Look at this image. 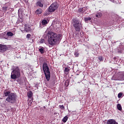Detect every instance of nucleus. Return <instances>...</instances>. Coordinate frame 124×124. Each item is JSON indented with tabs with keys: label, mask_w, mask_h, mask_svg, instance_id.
Here are the masks:
<instances>
[{
	"label": "nucleus",
	"mask_w": 124,
	"mask_h": 124,
	"mask_svg": "<svg viewBox=\"0 0 124 124\" xmlns=\"http://www.w3.org/2000/svg\"><path fill=\"white\" fill-rule=\"evenodd\" d=\"M56 114H57V113H54V115H56Z\"/></svg>",
	"instance_id": "33"
},
{
	"label": "nucleus",
	"mask_w": 124,
	"mask_h": 124,
	"mask_svg": "<svg viewBox=\"0 0 124 124\" xmlns=\"http://www.w3.org/2000/svg\"><path fill=\"white\" fill-rule=\"evenodd\" d=\"M42 25H47V21L46 19H43L42 21Z\"/></svg>",
	"instance_id": "19"
},
{
	"label": "nucleus",
	"mask_w": 124,
	"mask_h": 124,
	"mask_svg": "<svg viewBox=\"0 0 124 124\" xmlns=\"http://www.w3.org/2000/svg\"><path fill=\"white\" fill-rule=\"evenodd\" d=\"M59 107L61 108V109H62V110L65 109V107L63 105H60Z\"/></svg>",
	"instance_id": "27"
},
{
	"label": "nucleus",
	"mask_w": 124,
	"mask_h": 124,
	"mask_svg": "<svg viewBox=\"0 0 124 124\" xmlns=\"http://www.w3.org/2000/svg\"><path fill=\"white\" fill-rule=\"evenodd\" d=\"M16 81H17V82H19V80H18V79L16 80Z\"/></svg>",
	"instance_id": "32"
},
{
	"label": "nucleus",
	"mask_w": 124,
	"mask_h": 124,
	"mask_svg": "<svg viewBox=\"0 0 124 124\" xmlns=\"http://www.w3.org/2000/svg\"><path fill=\"white\" fill-rule=\"evenodd\" d=\"M10 3H5L4 6H3L2 8L3 12H6V11H7L8 8L9 6H10Z\"/></svg>",
	"instance_id": "8"
},
{
	"label": "nucleus",
	"mask_w": 124,
	"mask_h": 124,
	"mask_svg": "<svg viewBox=\"0 0 124 124\" xmlns=\"http://www.w3.org/2000/svg\"><path fill=\"white\" fill-rule=\"evenodd\" d=\"M117 108L118 109V110H120V111L122 110V107L121 104H117Z\"/></svg>",
	"instance_id": "21"
},
{
	"label": "nucleus",
	"mask_w": 124,
	"mask_h": 124,
	"mask_svg": "<svg viewBox=\"0 0 124 124\" xmlns=\"http://www.w3.org/2000/svg\"><path fill=\"white\" fill-rule=\"evenodd\" d=\"M116 59V58H114V59Z\"/></svg>",
	"instance_id": "34"
},
{
	"label": "nucleus",
	"mask_w": 124,
	"mask_h": 124,
	"mask_svg": "<svg viewBox=\"0 0 124 124\" xmlns=\"http://www.w3.org/2000/svg\"><path fill=\"white\" fill-rule=\"evenodd\" d=\"M74 55L76 58H78L79 57V54L78 52H75Z\"/></svg>",
	"instance_id": "24"
},
{
	"label": "nucleus",
	"mask_w": 124,
	"mask_h": 124,
	"mask_svg": "<svg viewBox=\"0 0 124 124\" xmlns=\"http://www.w3.org/2000/svg\"><path fill=\"white\" fill-rule=\"evenodd\" d=\"M47 35L48 36V44L51 46H55L61 41L62 38V34H57L56 32H48Z\"/></svg>",
	"instance_id": "1"
},
{
	"label": "nucleus",
	"mask_w": 124,
	"mask_h": 124,
	"mask_svg": "<svg viewBox=\"0 0 124 124\" xmlns=\"http://www.w3.org/2000/svg\"><path fill=\"white\" fill-rule=\"evenodd\" d=\"M98 60L99 61H100V62H103V57H102L101 56H100V57H98Z\"/></svg>",
	"instance_id": "26"
},
{
	"label": "nucleus",
	"mask_w": 124,
	"mask_h": 124,
	"mask_svg": "<svg viewBox=\"0 0 124 124\" xmlns=\"http://www.w3.org/2000/svg\"><path fill=\"white\" fill-rule=\"evenodd\" d=\"M7 35L8 36H13L14 33L13 32H11V31H9L7 33Z\"/></svg>",
	"instance_id": "20"
},
{
	"label": "nucleus",
	"mask_w": 124,
	"mask_h": 124,
	"mask_svg": "<svg viewBox=\"0 0 124 124\" xmlns=\"http://www.w3.org/2000/svg\"><path fill=\"white\" fill-rule=\"evenodd\" d=\"M27 94H28V97L31 98L32 96V94H33L32 92H31V91H30L29 93H27Z\"/></svg>",
	"instance_id": "16"
},
{
	"label": "nucleus",
	"mask_w": 124,
	"mask_h": 124,
	"mask_svg": "<svg viewBox=\"0 0 124 124\" xmlns=\"http://www.w3.org/2000/svg\"><path fill=\"white\" fill-rule=\"evenodd\" d=\"M86 11V9L85 7L82 8H79L78 10V13H84Z\"/></svg>",
	"instance_id": "13"
},
{
	"label": "nucleus",
	"mask_w": 124,
	"mask_h": 124,
	"mask_svg": "<svg viewBox=\"0 0 124 124\" xmlns=\"http://www.w3.org/2000/svg\"><path fill=\"white\" fill-rule=\"evenodd\" d=\"M116 51L118 53L122 54L124 51V48L122 46H119V47H118L116 49Z\"/></svg>",
	"instance_id": "10"
},
{
	"label": "nucleus",
	"mask_w": 124,
	"mask_h": 124,
	"mask_svg": "<svg viewBox=\"0 0 124 124\" xmlns=\"http://www.w3.org/2000/svg\"><path fill=\"white\" fill-rule=\"evenodd\" d=\"M21 76V69L19 66H16L13 68L11 72V78L16 80V79H19Z\"/></svg>",
	"instance_id": "3"
},
{
	"label": "nucleus",
	"mask_w": 124,
	"mask_h": 124,
	"mask_svg": "<svg viewBox=\"0 0 124 124\" xmlns=\"http://www.w3.org/2000/svg\"><path fill=\"white\" fill-rule=\"evenodd\" d=\"M31 34H28L27 35L26 38L29 39V38H31Z\"/></svg>",
	"instance_id": "28"
},
{
	"label": "nucleus",
	"mask_w": 124,
	"mask_h": 124,
	"mask_svg": "<svg viewBox=\"0 0 124 124\" xmlns=\"http://www.w3.org/2000/svg\"><path fill=\"white\" fill-rule=\"evenodd\" d=\"M76 39H78V41L80 40V37H79V36H78V35H77V36H76Z\"/></svg>",
	"instance_id": "31"
},
{
	"label": "nucleus",
	"mask_w": 124,
	"mask_h": 124,
	"mask_svg": "<svg viewBox=\"0 0 124 124\" xmlns=\"http://www.w3.org/2000/svg\"><path fill=\"white\" fill-rule=\"evenodd\" d=\"M64 85L65 87H68L69 85V80H66Z\"/></svg>",
	"instance_id": "18"
},
{
	"label": "nucleus",
	"mask_w": 124,
	"mask_h": 124,
	"mask_svg": "<svg viewBox=\"0 0 124 124\" xmlns=\"http://www.w3.org/2000/svg\"><path fill=\"white\" fill-rule=\"evenodd\" d=\"M24 31H26V32H30V31H31L30 26H29V25H27V24H25Z\"/></svg>",
	"instance_id": "9"
},
{
	"label": "nucleus",
	"mask_w": 124,
	"mask_h": 124,
	"mask_svg": "<svg viewBox=\"0 0 124 124\" xmlns=\"http://www.w3.org/2000/svg\"><path fill=\"white\" fill-rule=\"evenodd\" d=\"M39 52H40L41 54H44V49L43 47L42 48H41L40 49H39Z\"/></svg>",
	"instance_id": "22"
},
{
	"label": "nucleus",
	"mask_w": 124,
	"mask_h": 124,
	"mask_svg": "<svg viewBox=\"0 0 124 124\" xmlns=\"http://www.w3.org/2000/svg\"><path fill=\"white\" fill-rule=\"evenodd\" d=\"M37 6H39V7H43L44 6V3H42L41 1H37Z\"/></svg>",
	"instance_id": "15"
},
{
	"label": "nucleus",
	"mask_w": 124,
	"mask_h": 124,
	"mask_svg": "<svg viewBox=\"0 0 124 124\" xmlns=\"http://www.w3.org/2000/svg\"><path fill=\"white\" fill-rule=\"evenodd\" d=\"M43 69L44 71V74H45L46 78L47 81H49L50 79V72L49 71V68L47 65L46 62H44L43 65Z\"/></svg>",
	"instance_id": "5"
},
{
	"label": "nucleus",
	"mask_w": 124,
	"mask_h": 124,
	"mask_svg": "<svg viewBox=\"0 0 124 124\" xmlns=\"http://www.w3.org/2000/svg\"><path fill=\"white\" fill-rule=\"evenodd\" d=\"M58 8V5L57 3V2H54L49 6L48 8V11L50 13H52V12H55L56 10Z\"/></svg>",
	"instance_id": "6"
},
{
	"label": "nucleus",
	"mask_w": 124,
	"mask_h": 124,
	"mask_svg": "<svg viewBox=\"0 0 124 124\" xmlns=\"http://www.w3.org/2000/svg\"><path fill=\"white\" fill-rule=\"evenodd\" d=\"M3 95L7 96L6 101L9 103H15L16 101L17 95L14 93H12L11 91L5 90L3 92Z\"/></svg>",
	"instance_id": "2"
},
{
	"label": "nucleus",
	"mask_w": 124,
	"mask_h": 124,
	"mask_svg": "<svg viewBox=\"0 0 124 124\" xmlns=\"http://www.w3.org/2000/svg\"><path fill=\"white\" fill-rule=\"evenodd\" d=\"M84 20L85 22H88V21H91L92 20L91 17H85Z\"/></svg>",
	"instance_id": "23"
},
{
	"label": "nucleus",
	"mask_w": 124,
	"mask_h": 124,
	"mask_svg": "<svg viewBox=\"0 0 124 124\" xmlns=\"http://www.w3.org/2000/svg\"><path fill=\"white\" fill-rule=\"evenodd\" d=\"M8 48L6 45H2L0 44V52H4L8 50Z\"/></svg>",
	"instance_id": "7"
},
{
	"label": "nucleus",
	"mask_w": 124,
	"mask_h": 124,
	"mask_svg": "<svg viewBox=\"0 0 124 124\" xmlns=\"http://www.w3.org/2000/svg\"><path fill=\"white\" fill-rule=\"evenodd\" d=\"M45 42V40L44 39H41L40 43L42 44L44 43V42Z\"/></svg>",
	"instance_id": "30"
},
{
	"label": "nucleus",
	"mask_w": 124,
	"mask_h": 124,
	"mask_svg": "<svg viewBox=\"0 0 124 124\" xmlns=\"http://www.w3.org/2000/svg\"><path fill=\"white\" fill-rule=\"evenodd\" d=\"M42 12L43 9H41V8H38L35 11V14H37V15H40V14H42Z\"/></svg>",
	"instance_id": "11"
},
{
	"label": "nucleus",
	"mask_w": 124,
	"mask_h": 124,
	"mask_svg": "<svg viewBox=\"0 0 124 124\" xmlns=\"http://www.w3.org/2000/svg\"><path fill=\"white\" fill-rule=\"evenodd\" d=\"M64 71H65V72H67V73H69L70 71V69L68 67H65Z\"/></svg>",
	"instance_id": "25"
},
{
	"label": "nucleus",
	"mask_w": 124,
	"mask_h": 124,
	"mask_svg": "<svg viewBox=\"0 0 124 124\" xmlns=\"http://www.w3.org/2000/svg\"><path fill=\"white\" fill-rule=\"evenodd\" d=\"M73 26L75 28L76 31L80 32L81 29L82 28L83 24L82 21L79 19H76V18H73Z\"/></svg>",
	"instance_id": "4"
},
{
	"label": "nucleus",
	"mask_w": 124,
	"mask_h": 124,
	"mask_svg": "<svg viewBox=\"0 0 124 124\" xmlns=\"http://www.w3.org/2000/svg\"><path fill=\"white\" fill-rule=\"evenodd\" d=\"M107 124H118L115 120L111 119L108 120L107 121Z\"/></svg>",
	"instance_id": "12"
},
{
	"label": "nucleus",
	"mask_w": 124,
	"mask_h": 124,
	"mask_svg": "<svg viewBox=\"0 0 124 124\" xmlns=\"http://www.w3.org/2000/svg\"><path fill=\"white\" fill-rule=\"evenodd\" d=\"M68 119V116H65V117H64V118H63L62 121V122H63V123H66Z\"/></svg>",
	"instance_id": "17"
},
{
	"label": "nucleus",
	"mask_w": 124,
	"mask_h": 124,
	"mask_svg": "<svg viewBox=\"0 0 124 124\" xmlns=\"http://www.w3.org/2000/svg\"><path fill=\"white\" fill-rule=\"evenodd\" d=\"M123 95V93H118V97L119 98H120V97H121V96H122Z\"/></svg>",
	"instance_id": "29"
},
{
	"label": "nucleus",
	"mask_w": 124,
	"mask_h": 124,
	"mask_svg": "<svg viewBox=\"0 0 124 124\" xmlns=\"http://www.w3.org/2000/svg\"><path fill=\"white\" fill-rule=\"evenodd\" d=\"M102 16H103V14L102 13H101V12L97 13V14H96L95 15V16L96 17V18H101Z\"/></svg>",
	"instance_id": "14"
}]
</instances>
